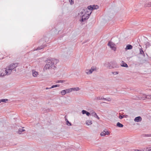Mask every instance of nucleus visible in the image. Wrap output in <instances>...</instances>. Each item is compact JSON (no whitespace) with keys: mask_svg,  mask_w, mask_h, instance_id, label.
Listing matches in <instances>:
<instances>
[{"mask_svg":"<svg viewBox=\"0 0 151 151\" xmlns=\"http://www.w3.org/2000/svg\"><path fill=\"white\" fill-rule=\"evenodd\" d=\"M106 135H109V134H110V133L109 132H108V131H106Z\"/></svg>","mask_w":151,"mask_h":151,"instance_id":"38","label":"nucleus"},{"mask_svg":"<svg viewBox=\"0 0 151 151\" xmlns=\"http://www.w3.org/2000/svg\"><path fill=\"white\" fill-rule=\"evenodd\" d=\"M141 120L142 118L140 116L136 117L134 119V121L136 122H139L141 121Z\"/></svg>","mask_w":151,"mask_h":151,"instance_id":"10","label":"nucleus"},{"mask_svg":"<svg viewBox=\"0 0 151 151\" xmlns=\"http://www.w3.org/2000/svg\"><path fill=\"white\" fill-rule=\"evenodd\" d=\"M92 12L88 10V9L84 8L82 9L81 12V14H83L82 17V19L80 20L81 22H83L86 20L88 19L89 17Z\"/></svg>","mask_w":151,"mask_h":151,"instance_id":"2","label":"nucleus"},{"mask_svg":"<svg viewBox=\"0 0 151 151\" xmlns=\"http://www.w3.org/2000/svg\"><path fill=\"white\" fill-rule=\"evenodd\" d=\"M151 151V147H150L148 148L147 149V151Z\"/></svg>","mask_w":151,"mask_h":151,"instance_id":"35","label":"nucleus"},{"mask_svg":"<svg viewBox=\"0 0 151 151\" xmlns=\"http://www.w3.org/2000/svg\"><path fill=\"white\" fill-rule=\"evenodd\" d=\"M135 151H139V150H135Z\"/></svg>","mask_w":151,"mask_h":151,"instance_id":"40","label":"nucleus"},{"mask_svg":"<svg viewBox=\"0 0 151 151\" xmlns=\"http://www.w3.org/2000/svg\"><path fill=\"white\" fill-rule=\"evenodd\" d=\"M72 91H77L80 90V88L78 87L71 88Z\"/></svg>","mask_w":151,"mask_h":151,"instance_id":"20","label":"nucleus"},{"mask_svg":"<svg viewBox=\"0 0 151 151\" xmlns=\"http://www.w3.org/2000/svg\"><path fill=\"white\" fill-rule=\"evenodd\" d=\"M145 7H150L151 6V2H148L146 3L145 5Z\"/></svg>","mask_w":151,"mask_h":151,"instance_id":"16","label":"nucleus"},{"mask_svg":"<svg viewBox=\"0 0 151 151\" xmlns=\"http://www.w3.org/2000/svg\"><path fill=\"white\" fill-rule=\"evenodd\" d=\"M96 70V67L95 66H92L90 69H86V73L88 74L89 75L92 73L94 71Z\"/></svg>","mask_w":151,"mask_h":151,"instance_id":"5","label":"nucleus"},{"mask_svg":"<svg viewBox=\"0 0 151 151\" xmlns=\"http://www.w3.org/2000/svg\"><path fill=\"white\" fill-rule=\"evenodd\" d=\"M143 136L144 137H151V134H143Z\"/></svg>","mask_w":151,"mask_h":151,"instance_id":"26","label":"nucleus"},{"mask_svg":"<svg viewBox=\"0 0 151 151\" xmlns=\"http://www.w3.org/2000/svg\"><path fill=\"white\" fill-rule=\"evenodd\" d=\"M112 73L114 75L117 74L118 73V72L117 71L112 72Z\"/></svg>","mask_w":151,"mask_h":151,"instance_id":"29","label":"nucleus"},{"mask_svg":"<svg viewBox=\"0 0 151 151\" xmlns=\"http://www.w3.org/2000/svg\"><path fill=\"white\" fill-rule=\"evenodd\" d=\"M60 86V85L59 84L55 85H52L51 87L50 88H54L56 87H59Z\"/></svg>","mask_w":151,"mask_h":151,"instance_id":"24","label":"nucleus"},{"mask_svg":"<svg viewBox=\"0 0 151 151\" xmlns=\"http://www.w3.org/2000/svg\"><path fill=\"white\" fill-rule=\"evenodd\" d=\"M82 113L83 114H86V113L87 111L85 110H83L82 111Z\"/></svg>","mask_w":151,"mask_h":151,"instance_id":"32","label":"nucleus"},{"mask_svg":"<svg viewBox=\"0 0 151 151\" xmlns=\"http://www.w3.org/2000/svg\"><path fill=\"white\" fill-rule=\"evenodd\" d=\"M90 114V113L88 111H87L86 113V115L88 116H89Z\"/></svg>","mask_w":151,"mask_h":151,"instance_id":"37","label":"nucleus"},{"mask_svg":"<svg viewBox=\"0 0 151 151\" xmlns=\"http://www.w3.org/2000/svg\"><path fill=\"white\" fill-rule=\"evenodd\" d=\"M91 114L92 115V116H93L94 117L97 118L98 119H99V118L97 115V114L95 112L93 111H91Z\"/></svg>","mask_w":151,"mask_h":151,"instance_id":"8","label":"nucleus"},{"mask_svg":"<svg viewBox=\"0 0 151 151\" xmlns=\"http://www.w3.org/2000/svg\"><path fill=\"white\" fill-rule=\"evenodd\" d=\"M122 64L121 65L122 67H127L128 66L127 63H125L124 61H122Z\"/></svg>","mask_w":151,"mask_h":151,"instance_id":"12","label":"nucleus"},{"mask_svg":"<svg viewBox=\"0 0 151 151\" xmlns=\"http://www.w3.org/2000/svg\"><path fill=\"white\" fill-rule=\"evenodd\" d=\"M45 89L46 90H47V89H49L50 88H48V87H46Z\"/></svg>","mask_w":151,"mask_h":151,"instance_id":"39","label":"nucleus"},{"mask_svg":"<svg viewBox=\"0 0 151 151\" xmlns=\"http://www.w3.org/2000/svg\"><path fill=\"white\" fill-rule=\"evenodd\" d=\"M124 115H120L119 116V118L120 119H122L124 118Z\"/></svg>","mask_w":151,"mask_h":151,"instance_id":"33","label":"nucleus"},{"mask_svg":"<svg viewBox=\"0 0 151 151\" xmlns=\"http://www.w3.org/2000/svg\"><path fill=\"white\" fill-rule=\"evenodd\" d=\"M64 81L63 80H59L57 82V83H63Z\"/></svg>","mask_w":151,"mask_h":151,"instance_id":"31","label":"nucleus"},{"mask_svg":"<svg viewBox=\"0 0 151 151\" xmlns=\"http://www.w3.org/2000/svg\"><path fill=\"white\" fill-rule=\"evenodd\" d=\"M132 48V46L130 45H128L126 47V49L131 50Z\"/></svg>","mask_w":151,"mask_h":151,"instance_id":"13","label":"nucleus"},{"mask_svg":"<svg viewBox=\"0 0 151 151\" xmlns=\"http://www.w3.org/2000/svg\"><path fill=\"white\" fill-rule=\"evenodd\" d=\"M65 91L66 92V93H69L72 91L71 88L65 89Z\"/></svg>","mask_w":151,"mask_h":151,"instance_id":"21","label":"nucleus"},{"mask_svg":"<svg viewBox=\"0 0 151 151\" xmlns=\"http://www.w3.org/2000/svg\"><path fill=\"white\" fill-rule=\"evenodd\" d=\"M108 45L110 47L112 50L115 51L116 50V48L115 47V44L112 42H109L108 43Z\"/></svg>","mask_w":151,"mask_h":151,"instance_id":"7","label":"nucleus"},{"mask_svg":"<svg viewBox=\"0 0 151 151\" xmlns=\"http://www.w3.org/2000/svg\"><path fill=\"white\" fill-rule=\"evenodd\" d=\"M18 65V63H13L10 64L9 66L6 67L7 69L8 70V72H7L8 73H10L11 74L12 72V71H15L16 70L15 68L17 67Z\"/></svg>","mask_w":151,"mask_h":151,"instance_id":"3","label":"nucleus"},{"mask_svg":"<svg viewBox=\"0 0 151 151\" xmlns=\"http://www.w3.org/2000/svg\"><path fill=\"white\" fill-rule=\"evenodd\" d=\"M61 93L62 95H63V96L66 93V92L65 91V90H64L62 91H61Z\"/></svg>","mask_w":151,"mask_h":151,"instance_id":"23","label":"nucleus"},{"mask_svg":"<svg viewBox=\"0 0 151 151\" xmlns=\"http://www.w3.org/2000/svg\"><path fill=\"white\" fill-rule=\"evenodd\" d=\"M32 74L33 76L34 77H36L38 75V72L36 71L33 70L32 71Z\"/></svg>","mask_w":151,"mask_h":151,"instance_id":"11","label":"nucleus"},{"mask_svg":"<svg viewBox=\"0 0 151 151\" xmlns=\"http://www.w3.org/2000/svg\"><path fill=\"white\" fill-rule=\"evenodd\" d=\"M44 42H43V45H41L40 47H38L36 49L34 50H40L42 49L43 48H44L45 46H46V45H45V44H44Z\"/></svg>","mask_w":151,"mask_h":151,"instance_id":"9","label":"nucleus"},{"mask_svg":"<svg viewBox=\"0 0 151 151\" xmlns=\"http://www.w3.org/2000/svg\"><path fill=\"white\" fill-rule=\"evenodd\" d=\"M99 8L98 6L96 5H90L87 8H86V9H88V10L91 11L94 9H97Z\"/></svg>","mask_w":151,"mask_h":151,"instance_id":"6","label":"nucleus"},{"mask_svg":"<svg viewBox=\"0 0 151 151\" xmlns=\"http://www.w3.org/2000/svg\"><path fill=\"white\" fill-rule=\"evenodd\" d=\"M58 62L59 61L57 59L49 58L47 61V63L44 67V70H47L51 69H55L56 68V65Z\"/></svg>","mask_w":151,"mask_h":151,"instance_id":"1","label":"nucleus"},{"mask_svg":"<svg viewBox=\"0 0 151 151\" xmlns=\"http://www.w3.org/2000/svg\"><path fill=\"white\" fill-rule=\"evenodd\" d=\"M116 126H117L119 127H123V125L119 122L117 123Z\"/></svg>","mask_w":151,"mask_h":151,"instance_id":"19","label":"nucleus"},{"mask_svg":"<svg viewBox=\"0 0 151 151\" xmlns=\"http://www.w3.org/2000/svg\"><path fill=\"white\" fill-rule=\"evenodd\" d=\"M106 100L108 101H111V99L110 98H108L106 99Z\"/></svg>","mask_w":151,"mask_h":151,"instance_id":"36","label":"nucleus"},{"mask_svg":"<svg viewBox=\"0 0 151 151\" xmlns=\"http://www.w3.org/2000/svg\"><path fill=\"white\" fill-rule=\"evenodd\" d=\"M109 67L110 68H111L110 66H109Z\"/></svg>","mask_w":151,"mask_h":151,"instance_id":"41","label":"nucleus"},{"mask_svg":"<svg viewBox=\"0 0 151 151\" xmlns=\"http://www.w3.org/2000/svg\"><path fill=\"white\" fill-rule=\"evenodd\" d=\"M25 131V130L24 129H23L22 128H19L18 129V133L19 134H21L22 133V132H24Z\"/></svg>","mask_w":151,"mask_h":151,"instance_id":"14","label":"nucleus"},{"mask_svg":"<svg viewBox=\"0 0 151 151\" xmlns=\"http://www.w3.org/2000/svg\"><path fill=\"white\" fill-rule=\"evenodd\" d=\"M92 123V121L90 120H88L86 122V124L87 125H89L91 124Z\"/></svg>","mask_w":151,"mask_h":151,"instance_id":"15","label":"nucleus"},{"mask_svg":"<svg viewBox=\"0 0 151 151\" xmlns=\"http://www.w3.org/2000/svg\"><path fill=\"white\" fill-rule=\"evenodd\" d=\"M66 124L68 126H71V124L70 122H69V121L67 119H66Z\"/></svg>","mask_w":151,"mask_h":151,"instance_id":"25","label":"nucleus"},{"mask_svg":"<svg viewBox=\"0 0 151 151\" xmlns=\"http://www.w3.org/2000/svg\"><path fill=\"white\" fill-rule=\"evenodd\" d=\"M147 98L149 99H151V95H147Z\"/></svg>","mask_w":151,"mask_h":151,"instance_id":"34","label":"nucleus"},{"mask_svg":"<svg viewBox=\"0 0 151 151\" xmlns=\"http://www.w3.org/2000/svg\"><path fill=\"white\" fill-rule=\"evenodd\" d=\"M96 99L97 100H106V98H104V97H102L101 96L97 97L96 98Z\"/></svg>","mask_w":151,"mask_h":151,"instance_id":"17","label":"nucleus"},{"mask_svg":"<svg viewBox=\"0 0 151 151\" xmlns=\"http://www.w3.org/2000/svg\"><path fill=\"white\" fill-rule=\"evenodd\" d=\"M106 135V133L105 131H104L101 132L100 134V135L102 136H104Z\"/></svg>","mask_w":151,"mask_h":151,"instance_id":"22","label":"nucleus"},{"mask_svg":"<svg viewBox=\"0 0 151 151\" xmlns=\"http://www.w3.org/2000/svg\"><path fill=\"white\" fill-rule=\"evenodd\" d=\"M8 101V100L6 99H1V102H4L6 103Z\"/></svg>","mask_w":151,"mask_h":151,"instance_id":"27","label":"nucleus"},{"mask_svg":"<svg viewBox=\"0 0 151 151\" xmlns=\"http://www.w3.org/2000/svg\"><path fill=\"white\" fill-rule=\"evenodd\" d=\"M46 38H47V37H43L42 39H41L40 40L39 42H40V43H42V41H44L45 40H46Z\"/></svg>","mask_w":151,"mask_h":151,"instance_id":"28","label":"nucleus"},{"mask_svg":"<svg viewBox=\"0 0 151 151\" xmlns=\"http://www.w3.org/2000/svg\"><path fill=\"white\" fill-rule=\"evenodd\" d=\"M1 103V99L0 100V103Z\"/></svg>","mask_w":151,"mask_h":151,"instance_id":"42","label":"nucleus"},{"mask_svg":"<svg viewBox=\"0 0 151 151\" xmlns=\"http://www.w3.org/2000/svg\"><path fill=\"white\" fill-rule=\"evenodd\" d=\"M8 69H7V67L6 68H4L2 69L1 71V73L0 74V76H4L6 75H8L10 74V73H8L7 72H8V70H7Z\"/></svg>","mask_w":151,"mask_h":151,"instance_id":"4","label":"nucleus"},{"mask_svg":"<svg viewBox=\"0 0 151 151\" xmlns=\"http://www.w3.org/2000/svg\"><path fill=\"white\" fill-rule=\"evenodd\" d=\"M69 1L71 5H72L74 4L73 0H69Z\"/></svg>","mask_w":151,"mask_h":151,"instance_id":"30","label":"nucleus"},{"mask_svg":"<svg viewBox=\"0 0 151 151\" xmlns=\"http://www.w3.org/2000/svg\"><path fill=\"white\" fill-rule=\"evenodd\" d=\"M139 53L140 54L143 55L144 56H145V54L144 52L143 51L142 48H140L139 49Z\"/></svg>","mask_w":151,"mask_h":151,"instance_id":"18","label":"nucleus"}]
</instances>
